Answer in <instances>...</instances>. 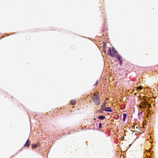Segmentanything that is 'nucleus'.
<instances>
[{
    "mask_svg": "<svg viewBox=\"0 0 158 158\" xmlns=\"http://www.w3.org/2000/svg\"><path fill=\"white\" fill-rule=\"evenodd\" d=\"M109 53L110 56L111 57H114L115 54L117 53V51L113 47L112 48V50L111 48L109 49Z\"/></svg>",
    "mask_w": 158,
    "mask_h": 158,
    "instance_id": "nucleus-1",
    "label": "nucleus"
},
{
    "mask_svg": "<svg viewBox=\"0 0 158 158\" xmlns=\"http://www.w3.org/2000/svg\"><path fill=\"white\" fill-rule=\"evenodd\" d=\"M93 99L95 104L98 106L100 104V99L98 95H96L93 98Z\"/></svg>",
    "mask_w": 158,
    "mask_h": 158,
    "instance_id": "nucleus-2",
    "label": "nucleus"
},
{
    "mask_svg": "<svg viewBox=\"0 0 158 158\" xmlns=\"http://www.w3.org/2000/svg\"><path fill=\"white\" fill-rule=\"evenodd\" d=\"M103 110L110 112H111L112 111L111 108L109 107H106L105 109H103Z\"/></svg>",
    "mask_w": 158,
    "mask_h": 158,
    "instance_id": "nucleus-3",
    "label": "nucleus"
},
{
    "mask_svg": "<svg viewBox=\"0 0 158 158\" xmlns=\"http://www.w3.org/2000/svg\"><path fill=\"white\" fill-rule=\"evenodd\" d=\"M30 141H29V140L28 139L26 143H25V144L24 145V146L25 147H28V146H29V145H30Z\"/></svg>",
    "mask_w": 158,
    "mask_h": 158,
    "instance_id": "nucleus-4",
    "label": "nucleus"
},
{
    "mask_svg": "<svg viewBox=\"0 0 158 158\" xmlns=\"http://www.w3.org/2000/svg\"><path fill=\"white\" fill-rule=\"evenodd\" d=\"M105 118L104 115H99L98 116V118L100 120H103Z\"/></svg>",
    "mask_w": 158,
    "mask_h": 158,
    "instance_id": "nucleus-5",
    "label": "nucleus"
},
{
    "mask_svg": "<svg viewBox=\"0 0 158 158\" xmlns=\"http://www.w3.org/2000/svg\"><path fill=\"white\" fill-rule=\"evenodd\" d=\"M127 116V114L126 113H123V122L125 121Z\"/></svg>",
    "mask_w": 158,
    "mask_h": 158,
    "instance_id": "nucleus-6",
    "label": "nucleus"
},
{
    "mask_svg": "<svg viewBox=\"0 0 158 158\" xmlns=\"http://www.w3.org/2000/svg\"><path fill=\"white\" fill-rule=\"evenodd\" d=\"M115 57L117 58L118 60H121V57L119 55H117Z\"/></svg>",
    "mask_w": 158,
    "mask_h": 158,
    "instance_id": "nucleus-7",
    "label": "nucleus"
},
{
    "mask_svg": "<svg viewBox=\"0 0 158 158\" xmlns=\"http://www.w3.org/2000/svg\"><path fill=\"white\" fill-rule=\"evenodd\" d=\"M106 103H104L103 105L101 106V109L103 110V109H105V107L106 106Z\"/></svg>",
    "mask_w": 158,
    "mask_h": 158,
    "instance_id": "nucleus-8",
    "label": "nucleus"
},
{
    "mask_svg": "<svg viewBox=\"0 0 158 158\" xmlns=\"http://www.w3.org/2000/svg\"><path fill=\"white\" fill-rule=\"evenodd\" d=\"M75 100H72L70 101V104L73 105H74L75 103Z\"/></svg>",
    "mask_w": 158,
    "mask_h": 158,
    "instance_id": "nucleus-9",
    "label": "nucleus"
},
{
    "mask_svg": "<svg viewBox=\"0 0 158 158\" xmlns=\"http://www.w3.org/2000/svg\"><path fill=\"white\" fill-rule=\"evenodd\" d=\"M119 64L121 66L122 64V60H119Z\"/></svg>",
    "mask_w": 158,
    "mask_h": 158,
    "instance_id": "nucleus-10",
    "label": "nucleus"
},
{
    "mask_svg": "<svg viewBox=\"0 0 158 158\" xmlns=\"http://www.w3.org/2000/svg\"><path fill=\"white\" fill-rule=\"evenodd\" d=\"M102 124L101 123H99V127L100 128L102 127Z\"/></svg>",
    "mask_w": 158,
    "mask_h": 158,
    "instance_id": "nucleus-11",
    "label": "nucleus"
},
{
    "mask_svg": "<svg viewBox=\"0 0 158 158\" xmlns=\"http://www.w3.org/2000/svg\"><path fill=\"white\" fill-rule=\"evenodd\" d=\"M137 89H139V90H141V89H142V87L140 86H139L137 87Z\"/></svg>",
    "mask_w": 158,
    "mask_h": 158,
    "instance_id": "nucleus-12",
    "label": "nucleus"
},
{
    "mask_svg": "<svg viewBox=\"0 0 158 158\" xmlns=\"http://www.w3.org/2000/svg\"><path fill=\"white\" fill-rule=\"evenodd\" d=\"M98 81H97L96 82L95 84L94 85V86H96L98 84Z\"/></svg>",
    "mask_w": 158,
    "mask_h": 158,
    "instance_id": "nucleus-13",
    "label": "nucleus"
},
{
    "mask_svg": "<svg viewBox=\"0 0 158 158\" xmlns=\"http://www.w3.org/2000/svg\"><path fill=\"white\" fill-rule=\"evenodd\" d=\"M32 146H33V147H34L35 148H36L37 147V145L36 144H34Z\"/></svg>",
    "mask_w": 158,
    "mask_h": 158,
    "instance_id": "nucleus-14",
    "label": "nucleus"
},
{
    "mask_svg": "<svg viewBox=\"0 0 158 158\" xmlns=\"http://www.w3.org/2000/svg\"><path fill=\"white\" fill-rule=\"evenodd\" d=\"M142 112H140V114H141Z\"/></svg>",
    "mask_w": 158,
    "mask_h": 158,
    "instance_id": "nucleus-15",
    "label": "nucleus"
}]
</instances>
